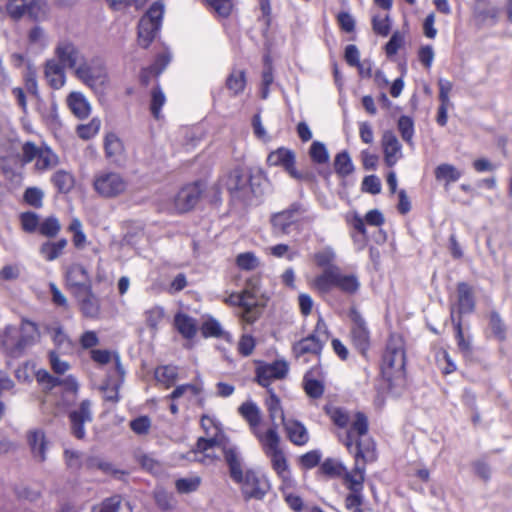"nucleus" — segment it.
Here are the masks:
<instances>
[{"label": "nucleus", "mask_w": 512, "mask_h": 512, "mask_svg": "<svg viewBox=\"0 0 512 512\" xmlns=\"http://www.w3.org/2000/svg\"><path fill=\"white\" fill-rule=\"evenodd\" d=\"M225 461L229 468L231 479L240 486L245 499L261 500L268 492L270 485L267 478L253 469H243L238 450L227 448Z\"/></svg>", "instance_id": "nucleus-1"}, {"label": "nucleus", "mask_w": 512, "mask_h": 512, "mask_svg": "<svg viewBox=\"0 0 512 512\" xmlns=\"http://www.w3.org/2000/svg\"><path fill=\"white\" fill-rule=\"evenodd\" d=\"M381 371L387 381L401 380L405 374L404 341L399 335H391L383 354Z\"/></svg>", "instance_id": "nucleus-2"}, {"label": "nucleus", "mask_w": 512, "mask_h": 512, "mask_svg": "<svg viewBox=\"0 0 512 512\" xmlns=\"http://www.w3.org/2000/svg\"><path fill=\"white\" fill-rule=\"evenodd\" d=\"M215 447L222 449L225 456V450L231 448L238 450L236 446L232 445L226 435L222 431L220 423L205 432L204 437H200L196 443V448L193 450L194 460L203 464H211L217 459L214 452Z\"/></svg>", "instance_id": "nucleus-3"}, {"label": "nucleus", "mask_w": 512, "mask_h": 512, "mask_svg": "<svg viewBox=\"0 0 512 512\" xmlns=\"http://www.w3.org/2000/svg\"><path fill=\"white\" fill-rule=\"evenodd\" d=\"M37 337V326L25 320L21 324L20 335L17 328L7 326L1 335V344L10 355L18 357L36 341Z\"/></svg>", "instance_id": "nucleus-4"}, {"label": "nucleus", "mask_w": 512, "mask_h": 512, "mask_svg": "<svg viewBox=\"0 0 512 512\" xmlns=\"http://www.w3.org/2000/svg\"><path fill=\"white\" fill-rule=\"evenodd\" d=\"M305 210L298 203H293L286 209L270 216L272 232L276 236L289 235L299 230L300 221Z\"/></svg>", "instance_id": "nucleus-5"}, {"label": "nucleus", "mask_w": 512, "mask_h": 512, "mask_svg": "<svg viewBox=\"0 0 512 512\" xmlns=\"http://www.w3.org/2000/svg\"><path fill=\"white\" fill-rule=\"evenodd\" d=\"M93 188L103 198H116L126 192L128 182L119 172L101 171L94 176Z\"/></svg>", "instance_id": "nucleus-6"}, {"label": "nucleus", "mask_w": 512, "mask_h": 512, "mask_svg": "<svg viewBox=\"0 0 512 512\" xmlns=\"http://www.w3.org/2000/svg\"><path fill=\"white\" fill-rule=\"evenodd\" d=\"M74 75L82 83L90 88L96 89L105 84L107 80V73L104 65L99 60L86 58L74 71Z\"/></svg>", "instance_id": "nucleus-7"}, {"label": "nucleus", "mask_w": 512, "mask_h": 512, "mask_svg": "<svg viewBox=\"0 0 512 512\" xmlns=\"http://www.w3.org/2000/svg\"><path fill=\"white\" fill-rule=\"evenodd\" d=\"M349 317L351 319L350 341L359 353L366 356L371 344L367 323L360 312L354 308L350 310Z\"/></svg>", "instance_id": "nucleus-8"}, {"label": "nucleus", "mask_w": 512, "mask_h": 512, "mask_svg": "<svg viewBox=\"0 0 512 512\" xmlns=\"http://www.w3.org/2000/svg\"><path fill=\"white\" fill-rule=\"evenodd\" d=\"M351 428L346 432L344 444L351 453H356L357 443L361 444V447L365 450V455L370 450L372 443L367 442L365 444L360 440L361 437L366 436L368 432V421L367 417L360 412L353 415L350 422Z\"/></svg>", "instance_id": "nucleus-9"}, {"label": "nucleus", "mask_w": 512, "mask_h": 512, "mask_svg": "<svg viewBox=\"0 0 512 512\" xmlns=\"http://www.w3.org/2000/svg\"><path fill=\"white\" fill-rule=\"evenodd\" d=\"M6 12L14 20L29 17L39 21L45 16L39 0H8Z\"/></svg>", "instance_id": "nucleus-10"}, {"label": "nucleus", "mask_w": 512, "mask_h": 512, "mask_svg": "<svg viewBox=\"0 0 512 512\" xmlns=\"http://www.w3.org/2000/svg\"><path fill=\"white\" fill-rule=\"evenodd\" d=\"M54 55L57 62L61 63L64 68L73 70V72L85 58L82 51L69 40L59 41L55 46Z\"/></svg>", "instance_id": "nucleus-11"}, {"label": "nucleus", "mask_w": 512, "mask_h": 512, "mask_svg": "<svg viewBox=\"0 0 512 512\" xmlns=\"http://www.w3.org/2000/svg\"><path fill=\"white\" fill-rule=\"evenodd\" d=\"M66 284L76 298L81 297V293H87L91 290L92 284L90 276L80 264H71L66 270Z\"/></svg>", "instance_id": "nucleus-12"}, {"label": "nucleus", "mask_w": 512, "mask_h": 512, "mask_svg": "<svg viewBox=\"0 0 512 512\" xmlns=\"http://www.w3.org/2000/svg\"><path fill=\"white\" fill-rule=\"evenodd\" d=\"M92 404L90 400H83L78 407L69 412L71 433L77 439H83L86 435L85 425L93 420Z\"/></svg>", "instance_id": "nucleus-13"}, {"label": "nucleus", "mask_w": 512, "mask_h": 512, "mask_svg": "<svg viewBox=\"0 0 512 512\" xmlns=\"http://www.w3.org/2000/svg\"><path fill=\"white\" fill-rule=\"evenodd\" d=\"M227 189L233 197L248 200L250 195H257L253 178L235 170L230 173L226 183Z\"/></svg>", "instance_id": "nucleus-14"}, {"label": "nucleus", "mask_w": 512, "mask_h": 512, "mask_svg": "<svg viewBox=\"0 0 512 512\" xmlns=\"http://www.w3.org/2000/svg\"><path fill=\"white\" fill-rule=\"evenodd\" d=\"M26 440L32 458L38 463L45 462L50 446V441L47 439L45 431L38 427L29 429L26 433Z\"/></svg>", "instance_id": "nucleus-15"}, {"label": "nucleus", "mask_w": 512, "mask_h": 512, "mask_svg": "<svg viewBox=\"0 0 512 512\" xmlns=\"http://www.w3.org/2000/svg\"><path fill=\"white\" fill-rule=\"evenodd\" d=\"M267 163L282 167L294 179H303V175L295 168V153L290 149L280 147L272 151L267 157Z\"/></svg>", "instance_id": "nucleus-16"}, {"label": "nucleus", "mask_w": 512, "mask_h": 512, "mask_svg": "<svg viewBox=\"0 0 512 512\" xmlns=\"http://www.w3.org/2000/svg\"><path fill=\"white\" fill-rule=\"evenodd\" d=\"M202 193L199 183L183 187L174 198V209L179 213L191 210L198 202Z\"/></svg>", "instance_id": "nucleus-17"}, {"label": "nucleus", "mask_w": 512, "mask_h": 512, "mask_svg": "<svg viewBox=\"0 0 512 512\" xmlns=\"http://www.w3.org/2000/svg\"><path fill=\"white\" fill-rule=\"evenodd\" d=\"M355 457V467L351 472L345 473V484L353 492H361L364 481L365 465H360L359 460H365V450L361 447L360 443H357Z\"/></svg>", "instance_id": "nucleus-18"}, {"label": "nucleus", "mask_w": 512, "mask_h": 512, "mask_svg": "<svg viewBox=\"0 0 512 512\" xmlns=\"http://www.w3.org/2000/svg\"><path fill=\"white\" fill-rule=\"evenodd\" d=\"M323 346L314 340L313 337H305L293 345L292 351L297 360L306 363L310 357L317 358Z\"/></svg>", "instance_id": "nucleus-19"}, {"label": "nucleus", "mask_w": 512, "mask_h": 512, "mask_svg": "<svg viewBox=\"0 0 512 512\" xmlns=\"http://www.w3.org/2000/svg\"><path fill=\"white\" fill-rule=\"evenodd\" d=\"M382 146L386 164L389 167L394 166L402 157V146L393 132L386 131L383 134Z\"/></svg>", "instance_id": "nucleus-20"}, {"label": "nucleus", "mask_w": 512, "mask_h": 512, "mask_svg": "<svg viewBox=\"0 0 512 512\" xmlns=\"http://www.w3.org/2000/svg\"><path fill=\"white\" fill-rule=\"evenodd\" d=\"M44 75L48 84L54 89H60L65 85V68L54 58L45 62Z\"/></svg>", "instance_id": "nucleus-21"}, {"label": "nucleus", "mask_w": 512, "mask_h": 512, "mask_svg": "<svg viewBox=\"0 0 512 512\" xmlns=\"http://www.w3.org/2000/svg\"><path fill=\"white\" fill-rule=\"evenodd\" d=\"M278 425L270 427L266 432H261L259 429L253 433L260 442L262 449L266 455L278 451L280 447V436L277 432Z\"/></svg>", "instance_id": "nucleus-22"}, {"label": "nucleus", "mask_w": 512, "mask_h": 512, "mask_svg": "<svg viewBox=\"0 0 512 512\" xmlns=\"http://www.w3.org/2000/svg\"><path fill=\"white\" fill-rule=\"evenodd\" d=\"M289 440L298 446L305 445L309 441L306 427L297 420L287 419L283 423Z\"/></svg>", "instance_id": "nucleus-23"}, {"label": "nucleus", "mask_w": 512, "mask_h": 512, "mask_svg": "<svg viewBox=\"0 0 512 512\" xmlns=\"http://www.w3.org/2000/svg\"><path fill=\"white\" fill-rule=\"evenodd\" d=\"M67 104L71 112L79 119L87 118L90 114V104L80 92H71L67 97Z\"/></svg>", "instance_id": "nucleus-24"}, {"label": "nucleus", "mask_w": 512, "mask_h": 512, "mask_svg": "<svg viewBox=\"0 0 512 512\" xmlns=\"http://www.w3.org/2000/svg\"><path fill=\"white\" fill-rule=\"evenodd\" d=\"M458 313L460 315L471 313L475 307V301L471 287L464 282L458 284Z\"/></svg>", "instance_id": "nucleus-25"}, {"label": "nucleus", "mask_w": 512, "mask_h": 512, "mask_svg": "<svg viewBox=\"0 0 512 512\" xmlns=\"http://www.w3.org/2000/svg\"><path fill=\"white\" fill-rule=\"evenodd\" d=\"M335 287L346 294H354L360 288L358 277L354 274H343L339 267H336Z\"/></svg>", "instance_id": "nucleus-26"}, {"label": "nucleus", "mask_w": 512, "mask_h": 512, "mask_svg": "<svg viewBox=\"0 0 512 512\" xmlns=\"http://www.w3.org/2000/svg\"><path fill=\"white\" fill-rule=\"evenodd\" d=\"M336 267H328L321 274L314 278L312 287L320 293H328L335 287Z\"/></svg>", "instance_id": "nucleus-27"}, {"label": "nucleus", "mask_w": 512, "mask_h": 512, "mask_svg": "<svg viewBox=\"0 0 512 512\" xmlns=\"http://www.w3.org/2000/svg\"><path fill=\"white\" fill-rule=\"evenodd\" d=\"M174 326L186 339H192L197 333L196 321L184 313H177L174 317Z\"/></svg>", "instance_id": "nucleus-28"}, {"label": "nucleus", "mask_w": 512, "mask_h": 512, "mask_svg": "<svg viewBox=\"0 0 512 512\" xmlns=\"http://www.w3.org/2000/svg\"><path fill=\"white\" fill-rule=\"evenodd\" d=\"M434 175L437 181L444 182L445 187H447L449 184L458 181L462 173L454 165L443 163L435 168Z\"/></svg>", "instance_id": "nucleus-29"}, {"label": "nucleus", "mask_w": 512, "mask_h": 512, "mask_svg": "<svg viewBox=\"0 0 512 512\" xmlns=\"http://www.w3.org/2000/svg\"><path fill=\"white\" fill-rule=\"evenodd\" d=\"M239 413L249 423L252 433L258 430V426L261 422V412L254 402L248 401L241 404Z\"/></svg>", "instance_id": "nucleus-30"}, {"label": "nucleus", "mask_w": 512, "mask_h": 512, "mask_svg": "<svg viewBox=\"0 0 512 512\" xmlns=\"http://www.w3.org/2000/svg\"><path fill=\"white\" fill-rule=\"evenodd\" d=\"M272 464L273 470L284 482L290 481V470L282 449L266 455Z\"/></svg>", "instance_id": "nucleus-31"}, {"label": "nucleus", "mask_w": 512, "mask_h": 512, "mask_svg": "<svg viewBox=\"0 0 512 512\" xmlns=\"http://www.w3.org/2000/svg\"><path fill=\"white\" fill-rule=\"evenodd\" d=\"M160 26L152 22H148L147 19H140L138 25V42L146 48L152 42Z\"/></svg>", "instance_id": "nucleus-32"}, {"label": "nucleus", "mask_w": 512, "mask_h": 512, "mask_svg": "<svg viewBox=\"0 0 512 512\" xmlns=\"http://www.w3.org/2000/svg\"><path fill=\"white\" fill-rule=\"evenodd\" d=\"M268 392L269 397L265 400V404L269 412V417L272 422V426L278 425L276 423L277 420H280L282 423H284V421H286L287 419H285L280 399L272 390H268Z\"/></svg>", "instance_id": "nucleus-33"}, {"label": "nucleus", "mask_w": 512, "mask_h": 512, "mask_svg": "<svg viewBox=\"0 0 512 512\" xmlns=\"http://www.w3.org/2000/svg\"><path fill=\"white\" fill-rule=\"evenodd\" d=\"M315 370L307 372L303 378V387L306 394L311 398H320L324 393V385L322 380L314 378Z\"/></svg>", "instance_id": "nucleus-34"}, {"label": "nucleus", "mask_w": 512, "mask_h": 512, "mask_svg": "<svg viewBox=\"0 0 512 512\" xmlns=\"http://www.w3.org/2000/svg\"><path fill=\"white\" fill-rule=\"evenodd\" d=\"M80 302L82 313L89 318H95L99 314V302L93 295L92 289L87 293H81V297L77 298Z\"/></svg>", "instance_id": "nucleus-35"}, {"label": "nucleus", "mask_w": 512, "mask_h": 512, "mask_svg": "<svg viewBox=\"0 0 512 512\" xmlns=\"http://www.w3.org/2000/svg\"><path fill=\"white\" fill-rule=\"evenodd\" d=\"M50 335L59 352L63 354H70L73 352L74 344L67 337L61 327L51 328Z\"/></svg>", "instance_id": "nucleus-36"}, {"label": "nucleus", "mask_w": 512, "mask_h": 512, "mask_svg": "<svg viewBox=\"0 0 512 512\" xmlns=\"http://www.w3.org/2000/svg\"><path fill=\"white\" fill-rule=\"evenodd\" d=\"M66 245V239H60L57 242L47 241L41 245L39 252L46 261H53L63 253Z\"/></svg>", "instance_id": "nucleus-37"}, {"label": "nucleus", "mask_w": 512, "mask_h": 512, "mask_svg": "<svg viewBox=\"0 0 512 512\" xmlns=\"http://www.w3.org/2000/svg\"><path fill=\"white\" fill-rule=\"evenodd\" d=\"M92 512H130L128 503L122 505L121 497L118 495L105 499L99 506L93 508Z\"/></svg>", "instance_id": "nucleus-38"}, {"label": "nucleus", "mask_w": 512, "mask_h": 512, "mask_svg": "<svg viewBox=\"0 0 512 512\" xmlns=\"http://www.w3.org/2000/svg\"><path fill=\"white\" fill-rule=\"evenodd\" d=\"M246 85V77L244 70L234 69L229 74L226 80L227 88L232 92L233 95H238L243 92Z\"/></svg>", "instance_id": "nucleus-39"}, {"label": "nucleus", "mask_w": 512, "mask_h": 512, "mask_svg": "<svg viewBox=\"0 0 512 512\" xmlns=\"http://www.w3.org/2000/svg\"><path fill=\"white\" fill-rule=\"evenodd\" d=\"M105 153L108 158H116L123 154L124 147L120 138L114 133H108L104 140Z\"/></svg>", "instance_id": "nucleus-40"}, {"label": "nucleus", "mask_w": 512, "mask_h": 512, "mask_svg": "<svg viewBox=\"0 0 512 512\" xmlns=\"http://www.w3.org/2000/svg\"><path fill=\"white\" fill-rule=\"evenodd\" d=\"M474 14L482 23L494 25L498 21L500 10L495 6L475 5Z\"/></svg>", "instance_id": "nucleus-41"}, {"label": "nucleus", "mask_w": 512, "mask_h": 512, "mask_svg": "<svg viewBox=\"0 0 512 512\" xmlns=\"http://www.w3.org/2000/svg\"><path fill=\"white\" fill-rule=\"evenodd\" d=\"M52 181L61 193H68L71 191L75 183L73 175L64 170L55 172L52 177Z\"/></svg>", "instance_id": "nucleus-42"}, {"label": "nucleus", "mask_w": 512, "mask_h": 512, "mask_svg": "<svg viewBox=\"0 0 512 512\" xmlns=\"http://www.w3.org/2000/svg\"><path fill=\"white\" fill-rule=\"evenodd\" d=\"M334 169L342 177L351 174L354 170L352 160L347 152H341L336 155L334 160Z\"/></svg>", "instance_id": "nucleus-43"}, {"label": "nucleus", "mask_w": 512, "mask_h": 512, "mask_svg": "<svg viewBox=\"0 0 512 512\" xmlns=\"http://www.w3.org/2000/svg\"><path fill=\"white\" fill-rule=\"evenodd\" d=\"M236 265L245 271H252L260 266V260L254 252H243L236 256Z\"/></svg>", "instance_id": "nucleus-44"}, {"label": "nucleus", "mask_w": 512, "mask_h": 512, "mask_svg": "<svg viewBox=\"0 0 512 512\" xmlns=\"http://www.w3.org/2000/svg\"><path fill=\"white\" fill-rule=\"evenodd\" d=\"M489 329L497 340L504 341L507 336V328L501 319L500 315L496 312L490 314Z\"/></svg>", "instance_id": "nucleus-45"}, {"label": "nucleus", "mask_w": 512, "mask_h": 512, "mask_svg": "<svg viewBox=\"0 0 512 512\" xmlns=\"http://www.w3.org/2000/svg\"><path fill=\"white\" fill-rule=\"evenodd\" d=\"M144 316L146 325L151 330L156 331L158 329L159 323L163 320L165 316V311L162 306L155 305L150 309L146 310Z\"/></svg>", "instance_id": "nucleus-46"}, {"label": "nucleus", "mask_w": 512, "mask_h": 512, "mask_svg": "<svg viewBox=\"0 0 512 512\" xmlns=\"http://www.w3.org/2000/svg\"><path fill=\"white\" fill-rule=\"evenodd\" d=\"M335 259L336 253L332 247H325L314 255L315 263L324 269L328 267H337L333 264Z\"/></svg>", "instance_id": "nucleus-47"}, {"label": "nucleus", "mask_w": 512, "mask_h": 512, "mask_svg": "<svg viewBox=\"0 0 512 512\" xmlns=\"http://www.w3.org/2000/svg\"><path fill=\"white\" fill-rule=\"evenodd\" d=\"M309 156L317 164H325L329 161V153L326 146L320 141H314L309 149Z\"/></svg>", "instance_id": "nucleus-48"}, {"label": "nucleus", "mask_w": 512, "mask_h": 512, "mask_svg": "<svg viewBox=\"0 0 512 512\" xmlns=\"http://www.w3.org/2000/svg\"><path fill=\"white\" fill-rule=\"evenodd\" d=\"M35 166L39 170H45L57 164L58 158L49 148H42L36 158Z\"/></svg>", "instance_id": "nucleus-49"}, {"label": "nucleus", "mask_w": 512, "mask_h": 512, "mask_svg": "<svg viewBox=\"0 0 512 512\" xmlns=\"http://www.w3.org/2000/svg\"><path fill=\"white\" fill-rule=\"evenodd\" d=\"M201 484L199 476H191L187 478H180L176 480V490L181 494H187L196 491Z\"/></svg>", "instance_id": "nucleus-50"}, {"label": "nucleus", "mask_w": 512, "mask_h": 512, "mask_svg": "<svg viewBox=\"0 0 512 512\" xmlns=\"http://www.w3.org/2000/svg\"><path fill=\"white\" fill-rule=\"evenodd\" d=\"M100 126L101 121L98 118H93L89 123L77 127V135L84 140L91 139L98 133Z\"/></svg>", "instance_id": "nucleus-51"}, {"label": "nucleus", "mask_w": 512, "mask_h": 512, "mask_svg": "<svg viewBox=\"0 0 512 512\" xmlns=\"http://www.w3.org/2000/svg\"><path fill=\"white\" fill-rule=\"evenodd\" d=\"M398 129L402 139L408 144H412L414 136V123L408 116H401L398 120Z\"/></svg>", "instance_id": "nucleus-52"}, {"label": "nucleus", "mask_w": 512, "mask_h": 512, "mask_svg": "<svg viewBox=\"0 0 512 512\" xmlns=\"http://www.w3.org/2000/svg\"><path fill=\"white\" fill-rule=\"evenodd\" d=\"M176 377L177 371L173 366H162L155 370V378L157 381L165 384L167 387L174 383Z\"/></svg>", "instance_id": "nucleus-53"}, {"label": "nucleus", "mask_w": 512, "mask_h": 512, "mask_svg": "<svg viewBox=\"0 0 512 512\" xmlns=\"http://www.w3.org/2000/svg\"><path fill=\"white\" fill-rule=\"evenodd\" d=\"M453 313L454 312L452 311V314ZM452 320L455 325L458 349L461 353H463V355L468 356L471 353V341H470V339H466L464 337V333H463L462 326H461V320L459 319L455 322L453 316H452Z\"/></svg>", "instance_id": "nucleus-54"}, {"label": "nucleus", "mask_w": 512, "mask_h": 512, "mask_svg": "<svg viewBox=\"0 0 512 512\" xmlns=\"http://www.w3.org/2000/svg\"><path fill=\"white\" fill-rule=\"evenodd\" d=\"M166 97L159 87L151 92L150 110L156 119H159L162 106L165 104Z\"/></svg>", "instance_id": "nucleus-55"}, {"label": "nucleus", "mask_w": 512, "mask_h": 512, "mask_svg": "<svg viewBox=\"0 0 512 512\" xmlns=\"http://www.w3.org/2000/svg\"><path fill=\"white\" fill-rule=\"evenodd\" d=\"M346 221L351 227H353L356 231H358L361 234L362 239L360 240V242L361 247H363L367 241L365 220L359 214L353 213L351 215L346 216Z\"/></svg>", "instance_id": "nucleus-56"}, {"label": "nucleus", "mask_w": 512, "mask_h": 512, "mask_svg": "<svg viewBox=\"0 0 512 512\" xmlns=\"http://www.w3.org/2000/svg\"><path fill=\"white\" fill-rule=\"evenodd\" d=\"M86 466L89 469L97 468V469L101 470L102 472H104L106 474H110V475H117L118 473H121L118 469H116L114 467L113 464L103 461L96 457H91V458L87 459Z\"/></svg>", "instance_id": "nucleus-57"}, {"label": "nucleus", "mask_w": 512, "mask_h": 512, "mask_svg": "<svg viewBox=\"0 0 512 512\" xmlns=\"http://www.w3.org/2000/svg\"><path fill=\"white\" fill-rule=\"evenodd\" d=\"M131 430L137 435H147L151 428V419L148 416H139L130 421Z\"/></svg>", "instance_id": "nucleus-58"}, {"label": "nucleus", "mask_w": 512, "mask_h": 512, "mask_svg": "<svg viewBox=\"0 0 512 512\" xmlns=\"http://www.w3.org/2000/svg\"><path fill=\"white\" fill-rule=\"evenodd\" d=\"M320 471L322 474L330 476V477H336L340 476L343 471L344 467L342 464L334 459H326L320 466Z\"/></svg>", "instance_id": "nucleus-59"}, {"label": "nucleus", "mask_w": 512, "mask_h": 512, "mask_svg": "<svg viewBox=\"0 0 512 512\" xmlns=\"http://www.w3.org/2000/svg\"><path fill=\"white\" fill-rule=\"evenodd\" d=\"M39 231L46 237H54L60 231V223L55 217H49L39 225Z\"/></svg>", "instance_id": "nucleus-60"}, {"label": "nucleus", "mask_w": 512, "mask_h": 512, "mask_svg": "<svg viewBox=\"0 0 512 512\" xmlns=\"http://www.w3.org/2000/svg\"><path fill=\"white\" fill-rule=\"evenodd\" d=\"M43 191L36 187L27 188L24 193V200L27 204L40 208L43 205Z\"/></svg>", "instance_id": "nucleus-61"}, {"label": "nucleus", "mask_w": 512, "mask_h": 512, "mask_svg": "<svg viewBox=\"0 0 512 512\" xmlns=\"http://www.w3.org/2000/svg\"><path fill=\"white\" fill-rule=\"evenodd\" d=\"M201 330L205 337H221L224 334L221 324L212 318L203 323Z\"/></svg>", "instance_id": "nucleus-62"}, {"label": "nucleus", "mask_w": 512, "mask_h": 512, "mask_svg": "<svg viewBox=\"0 0 512 512\" xmlns=\"http://www.w3.org/2000/svg\"><path fill=\"white\" fill-rule=\"evenodd\" d=\"M373 31L381 36H387L390 32L391 24L390 19L386 15L381 17L379 15H375L372 19Z\"/></svg>", "instance_id": "nucleus-63"}, {"label": "nucleus", "mask_w": 512, "mask_h": 512, "mask_svg": "<svg viewBox=\"0 0 512 512\" xmlns=\"http://www.w3.org/2000/svg\"><path fill=\"white\" fill-rule=\"evenodd\" d=\"M22 229L26 232H34L39 224V217L34 212H24L20 215Z\"/></svg>", "instance_id": "nucleus-64"}]
</instances>
